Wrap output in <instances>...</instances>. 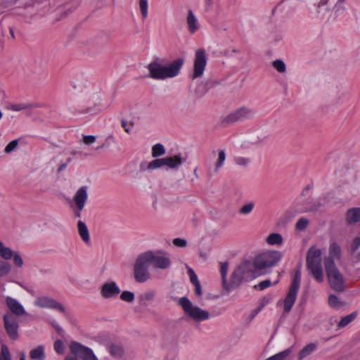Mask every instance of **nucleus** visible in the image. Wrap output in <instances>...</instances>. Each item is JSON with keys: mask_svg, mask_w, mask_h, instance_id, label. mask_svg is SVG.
I'll use <instances>...</instances> for the list:
<instances>
[{"mask_svg": "<svg viewBox=\"0 0 360 360\" xmlns=\"http://www.w3.org/2000/svg\"><path fill=\"white\" fill-rule=\"evenodd\" d=\"M67 167V163H63L61 164L58 167V171H62Z\"/></svg>", "mask_w": 360, "mask_h": 360, "instance_id": "nucleus-59", "label": "nucleus"}, {"mask_svg": "<svg viewBox=\"0 0 360 360\" xmlns=\"http://www.w3.org/2000/svg\"><path fill=\"white\" fill-rule=\"evenodd\" d=\"M77 231L82 241L86 244H89L90 242L89 231L86 225L82 221L77 222Z\"/></svg>", "mask_w": 360, "mask_h": 360, "instance_id": "nucleus-23", "label": "nucleus"}, {"mask_svg": "<svg viewBox=\"0 0 360 360\" xmlns=\"http://www.w3.org/2000/svg\"><path fill=\"white\" fill-rule=\"evenodd\" d=\"M271 285H272V283L271 282L270 280H265L259 283V287L260 290H264L266 288H269Z\"/></svg>", "mask_w": 360, "mask_h": 360, "instance_id": "nucleus-51", "label": "nucleus"}, {"mask_svg": "<svg viewBox=\"0 0 360 360\" xmlns=\"http://www.w3.org/2000/svg\"><path fill=\"white\" fill-rule=\"evenodd\" d=\"M329 1L330 0H319L314 4L315 13L317 18L323 20L326 18V15L330 12Z\"/></svg>", "mask_w": 360, "mask_h": 360, "instance_id": "nucleus-17", "label": "nucleus"}, {"mask_svg": "<svg viewBox=\"0 0 360 360\" xmlns=\"http://www.w3.org/2000/svg\"><path fill=\"white\" fill-rule=\"evenodd\" d=\"M0 256L4 259H10L13 256V251L7 247H5L3 243L0 240Z\"/></svg>", "mask_w": 360, "mask_h": 360, "instance_id": "nucleus-31", "label": "nucleus"}, {"mask_svg": "<svg viewBox=\"0 0 360 360\" xmlns=\"http://www.w3.org/2000/svg\"><path fill=\"white\" fill-rule=\"evenodd\" d=\"M92 109L91 108H86L85 110L82 111V113H87V112H91Z\"/></svg>", "mask_w": 360, "mask_h": 360, "instance_id": "nucleus-61", "label": "nucleus"}, {"mask_svg": "<svg viewBox=\"0 0 360 360\" xmlns=\"http://www.w3.org/2000/svg\"><path fill=\"white\" fill-rule=\"evenodd\" d=\"M0 360H11L8 348L5 345H1Z\"/></svg>", "mask_w": 360, "mask_h": 360, "instance_id": "nucleus-44", "label": "nucleus"}, {"mask_svg": "<svg viewBox=\"0 0 360 360\" xmlns=\"http://www.w3.org/2000/svg\"><path fill=\"white\" fill-rule=\"evenodd\" d=\"M229 269V263L227 262H221L220 266V274L222 279L223 284L226 283V276Z\"/></svg>", "mask_w": 360, "mask_h": 360, "instance_id": "nucleus-41", "label": "nucleus"}, {"mask_svg": "<svg viewBox=\"0 0 360 360\" xmlns=\"http://www.w3.org/2000/svg\"><path fill=\"white\" fill-rule=\"evenodd\" d=\"M188 30L191 34L195 33L200 27V24L192 10L188 11L186 17Z\"/></svg>", "mask_w": 360, "mask_h": 360, "instance_id": "nucleus-19", "label": "nucleus"}, {"mask_svg": "<svg viewBox=\"0 0 360 360\" xmlns=\"http://www.w3.org/2000/svg\"><path fill=\"white\" fill-rule=\"evenodd\" d=\"M321 256L322 250L316 245H313L309 249L306 259L307 269L319 283H322L324 279Z\"/></svg>", "mask_w": 360, "mask_h": 360, "instance_id": "nucleus-2", "label": "nucleus"}, {"mask_svg": "<svg viewBox=\"0 0 360 360\" xmlns=\"http://www.w3.org/2000/svg\"><path fill=\"white\" fill-rule=\"evenodd\" d=\"M151 260L155 268L167 269L170 267L172 262L167 252L163 250H150Z\"/></svg>", "mask_w": 360, "mask_h": 360, "instance_id": "nucleus-14", "label": "nucleus"}, {"mask_svg": "<svg viewBox=\"0 0 360 360\" xmlns=\"http://www.w3.org/2000/svg\"><path fill=\"white\" fill-rule=\"evenodd\" d=\"M341 249L340 245L337 243H333L330 244L329 248V256L326 259H333L334 262L335 259H339L340 257Z\"/></svg>", "mask_w": 360, "mask_h": 360, "instance_id": "nucleus-27", "label": "nucleus"}, {"mask_svg": "<svg viewBox=\"0 0 360 360\" xmlns=\"http://www.w3.org/2000/svg\"><path fill=\"white\" fill-rule=\"evenodd\" d=\"M96 140L94 135H85L83 136V143L87 146L93 144Z\"/></svg>", "mask_w": 360, "mask_h": 360, "instance_id": "nucleus-48", "label": "nucleus"}, {"mask_svg": "<svg viewBox=\"0 0 360 360\" xmlns=\"http://www.w3.org/2000/svg\"><path fill=\"white\" fill-rule=\"evenodd\" d=\"M207 63V56L205 49H198L195 53L193 60V71L191 74L192 79L202 77Z\"/></svg>", "mask_w": 360, "mask_h": 360, "instance_id": "nucleus-10", "label": "nucleus"}, {"mask_svg": "<svg viewBox=\"0 0 360 360\" xmlns=\"http://www.w3.org/2000/svg\"><path fill=\"white\" fill-rule=\"evenodd\" d=\"M6 301L8 307L13 314V315L15 316L22 314V307L18 301L9 297L6 298Z\"/></svg>", "mask_w": 360, "mask_h": 360, "instance_id": "nucleus-22", "label": "nucleus"}, {"mask_svg": "<svg viewBox=\"0 0 360 360\" xmlns=\"http://www.w3.org/2000/svg\"><path fill=\"white\" fill-rule=\"evenodd\" d=\"M37 107H39V105H37V104L27 103L24 104L23 109L25 111L26 109L34 108H37Z\"/></svg>", "mask_w": 360, "mask_h": 360, "instance_id": "nucleus-55", "label": "nucleus"}, {"mask_svg": "<svg viewBox=\"0 0 360 360\" xmlns=\"http://www.w3.org/2000/svg\"><path fill=\"white\" fill-rule=\"evenodd\" d=\"M328 304L331 307L335 309H340L344 305V303L335 295H330L329 296Z\"/></svg>", "mask_w": 360, "mask_h": 360, "instance_id": "nucleus-34", "label": "nucleus"}, {"mask_svg": "<svg viewBox=\"0 0 360 360\" xmlns=\"http://www.w3.org/2000/svg\"><path fill=\"white\" fill-rule=\"evenodd\" d=\"M27 291L32 295L36 296V299L34 301V306L40 308L54 309L66 316H68V311L65 307L54 298L49 296H38L32 289H27Z\"/></svg>", "mask_w": 360, "mask_h": 360, "instance_id": "nucleus-8", "label": "nucleus"}, {"mask_svg": "<svg viewBox=\"0 0 360 360\" xmlns=\"http://www.w3.org/2000/svg\"><path fill=\"white\" fill-rule=\"evenodd\" d=\"M134 294L131 291H123L120 295L122 300L127 302H131L134 300Z\"/></svg>", "mask_w": 360, "mask_h": 360, "instance_id": "nucleus-43", "label": "nucleus"}, {"mask_svg": "<svg viewBox=\"0 0 360 360\" xmlns=\"http://www.w3.org/2000/svg\"><path fill=\"white\" fill-rule=\"evenodd\" d=\"M159 161L160 162V167H165L166 166V158H158Z\"/></svg>", "mask_w": 360, "mask_h": 360, "instance_id": "nucleus-56", "label": "nucleus"}, {"mask_svg": "<svg viewBox=\"0 0 360 360\" xmlns=\"http://www.w3.org/2000/svg\"><path fill=\"white\" fill-rule=\"evenodd\" d=\"M205 5L207 6H212L214 3V0H204Z\"/></svg>", "mask_w": 360, "mask_h": 360, "instance_id": "nucleus-57", "label": "nucleus"}, {"mask_svg": "<svg viewBox=\"0 0 360 360\" xmlns=\"http://www.w3.org/2000/svg\"><path fill=\"white\" fill-rule=\"evenodd\" d=\"M150 250L140 254L134 266V276L136 281L144 283L150 278L149 266L153 264Z\"/></svg>", "mask_w": 360, "mask_h": 360, "instance_id": "nucleus-3", "label": "nucleus"}, {"mask_svg": "<svg viewBox=\"0 0 360 360\" xmlns=\"http://www.w3.org/2000/svg\"><path fill=\"white\" fill-rule=\"evenodd\" d=\"M184 60L177 58L168 65H162L158 61L148 64L149 77L154 79L164 80L177 76L183 66Z\"/></svg>", "mask_w": 360, "mask_h": 360, "instance_id": "nucleus-1", "label": "nucleus"}, {"mask_svg": "<svg viewBox=\"0 0 360 360\" xmlns=\"http://www.w3.org/2000/svg\"><path fill=\"white\" fill-rule=\"evenodd\" d=\"M47 323L51 326L56 331L57 333L63 335L64 333V330L62 328V326H60V324L58 323V321L54 319H47Z\"/></svg>", "mask_w": 360, "mask_h": 360, "instance_id": "nucleus-40", "label": "nucleus"}, {"mask_svg": "<svg viewBox=\"0 0 360 360\" xmlns=\"http://www.w3.org/2000/svg\"><path fill=\"white\" fill-rule=\"evenodd\" d=\"M188 274L190 276V281L193 284L200 282L198 279V276L192 269H188Z\"/></svg>", "mask_w": 360, "mask_h": 360, "instance_id": "nucleus-49", "label": "nucleus"}, {"mask_svg": "<svg viewBox=\"0 0 360 360\" xmlns=\"http://www.w3.org/2000/svg\"><path fill=\"white\" fill-rule=\"evenodd\" d=\"M105 348L109 354L114 358L120 359L122 357L124 350L122 345L115 341H110L105 344Z\"/></svg>", "mask_w": 360, "mask_h": 360, "instance_id": "nucleus-18", "label": "nucleus"}, {"mask_svg": "<svg viewBox=\"0 0 360 360\" xmlns=\"http://www.w3.org/2000/svg\"><path fill=\"white\" fill-rule=\"evenodd\" d=\"M174 245H175L177 248H184L187 246V240L184 238H176L172 241Z\"/></svg>", "mask_w": 360, "mask_h": 360, "instance_id": "nucleus-46", "label": "nucleus"}, {"mask_svg": "<svg viewBox=\"0 0 360 360\" xmlns=\"http://www.w3.org/2000/svg\"><path fill=\"white\" fill-rule=\"evenodd\" d=\"M317 349V344L312 342L305 345L298 353V360H303L310 356Z\"/></svg>", "mask_w": 360, "mask_h": 360, "instance_id": "nucleus-21", "label": "nucleus"}, {"mask_svg": "<svg viewBox=\"0 0 360 360\" xmlns=\"http://www.w3.org/2000/svg\"><path fill=\"white\" fill-rule=\"evenodd\" d=\"M29 356L31 360H45V347L44 345H38L32 349L29 352Z\"/></svg>", "mask_w": 360, "mask_h": 360, "instance_id": "nucleus-20", "label": "nucleus"}, {"mask_svg": "<svg viewBox=\"0 0 360 360\" xmlns=\"http://www.w3.org/2000/svg\"><path fill=\"white\" fill-rule=\"evenodd\" d=\"M139 8L141 13L143 20H146L148 15V0H139Z\"/></svg>", "mask_w": 360, "mask_h": 360, "instance_id": "nucleus-32", "label": "nucleus"}, {"mask_svg": "<svg viewBox=\"0 0 360 360\" xmlns=\"http://www.w3.org/2000/svg\"><path fill=\"white\" fill-rule=\"evenodd\" d=\"M4 321L6 330L9 337L13 340H15L18 336V324L16 321V317L13 314H8L4 316Z\"/></svg>", "mask_w": 360, "mask_h": 360, "instance_id": "nucleus-16", "label": "nucleus"}, {"mask_svg": "<svg viewBox=\"0 0 360 360\" xmlns=\"http://www.w3.org/2000/svg\"><path fill=\"white\" fill-rule=\"evenodd\" d=\"M166 167L169 169H177L182 164L181 155L174 157H166Z\"/></svg>", "mask_w": 360, "mask_h": 360, "instance_id": "nucleus-26", "label": "nucleus"}, {"mask_svg": "<svg viewBox=\"0 0 360 360\" xmlns=\"http://www.w3.org/2000/svg\"><path fill=\"white\" fill-rule=\"evenodd\" d=\"M301 273L300 270H297L293 276L290 288L288 292L283 300L284 310L289 312L292 308L294 303L297 299V295L300 286Z\"/></svg>", "mask_w": 360, "mask_h": 360, "instance_id": "nucleus-9", "label": "nucleus"}, {"mask_svg": "<svg viewBox=\"0 0 360 360\" xmlns=\"http://www.w3.org/2000/svg\"><path fill=\"white\" fill-rule=\"evenodd\" d=\"M155 295V292L153 290L146 291L140 295V300L144 304H146L153 300Z\"/></svg>", "mask_w": 360, "mask_h": 360, "instance_id": "nucleus-36", "label": "nucleus"}, {"mask_svg": "<svg viewBox=\"0 0 360 360\" xmlns=\"http://www.w3.org/2000/svg\"><path fill=\"white\" fill-rule=\"evenodd\" d=\"M259 275L254 264L244 262L240 264L232 273L231 283L233 286L239 285L244 281H250Z\"/></svg>", "mask_w": 360, "mask_h": 360, "instance_id": "nucleus-4", "label": "nucleus"}, {"mask_svg": "<svg viewBox=\"0 0 360 360\" xmlns=\"http://www.w3.org/2000/svg\"><path fill=\"white\" fill-rule=\"evenodd\" d=\"M193 285L195 287V289H194L195 294L199 297L201 296L202 294V288H201V285H200V282L193 284Z\"/></svg>", "mask_w": 360, "mask_h": 360, "instance_id": "nucleus-52", "label": "nucleus"}, {"mask_svg": "<svg viewBox=\"0 0 360 360\" xmlns=\"http://www.w3.org/2000/svg\"><path fill=\"white\" fill-rule=\"evenodd\" d=\"M193 174L195 176L196 178H198V175L197 174V168H195L193 171Z\"/></svg>", "mask_w": 360, "mask_h": 360, "instance_id": "nucleus-62", "label": "nucleus"}, {"mask_svg": "<svg viewBox=\"0 0 360 360\" xmlns=\"http://www.w3.org/2000/svg\"><path fill=\"white\" fill-rule=\"evenodd\" d=\"M325 269L330 286L335 291L345 290V279L333 259H325Z\"/></svg>", "mask_w": 360, "mask_h": 360, "instance_id": "nucleus-7", "label": "nucleus"}, {"mask_svg": "<svg viewBox=\"0 0 360 360\" xmlns=\"http://www.w3.org/2000/svg\"><path fill=\"white\" fill-rule=\"evenodd\" d=\"M88 200V187L84 186L80 187L75 193L72 198V204L70 207L72 209L74 216L76 218H80L82 212L84 208L85 204Z\"/></svg>", "mask_w": 360, "mask_h": 360, "instance_id": "nucleus-11", "label": "nucleus"}, {"mask_svg": "<svg viewBox=\"0 0 360 360\" xmlns=\"http://www.w3.org/2000/svg\"><path fill=\"white\" fill-rule=\"evenodd\" d=\"M346 221L348 224H355L360 221V207L349 209L346 214Z\"/></svg>", "mask_w": 360, "mask_h": 360, "instance_id": "nucleus-24", "label": "nucleus"}, {"mask_svg": "<svg viewBox=\"0 0 360 360\" xmlns=\"http://www.w3.org/2000/svg\"><path fill=\"white\" fill-rule=\"evenodd\" d=\"M18 146V140L15 139L12 141H11L5 148V152L6 153H10L12 151H13L17 146Z\"/></svg>", "mask_w": 360, "mask_h": 360, "instance_id": "nucleus-47", "label": "nucleus"}, {"mask_svg": "<svg viewBox=\"0 0 360 360\" xmlns=\"http://www.w3.org/2000/svg\"><path fill=\"white\" fill-rule=\"evenodd\" d=\"M69 347L72 354L77 356L82 360H98L91 348L86 347L78 342H71Z\"/></svg>", "mask_w": 360, "mask_h": 360, "instance_id": "nucleus-13", "label": "nucleus"}, {"mask_svg": "<svg viewBox=\"0 0 360 360\" xmlns=\"http://www.w3.org/2000/svg\"><path fill=\"white\" fill-rule=\"evenodd\" d=\"M120 292V287L115 281L105 282L101 288V295L105 299L115 298Z\"/></svg>", "mask_w": 360, "mask_h": 360, "instance_id": "nucleus-15", "label": "nucleus"}, {"mask_svg": "<svg viewBox=\"0 0 360 360\" xmlns=\"http://www.w3.org/2000/svg\"><path fill=\"white\" fill-rule=\"evenodd\" d=\"M121 124H122V127L124 129V131L127 133L129 134L131 131L133 124L132 123L128 124V122L126 120H122Z\"/></svg>", "mask_w": 360, "mask_h": 360, "instance_id": "nucleus-50", "label": "nucleus"}, {"mask_svg": "<svg viewBox=\"0 0 360 360\" xmlns=\"http://www.w3.org/2000/svg\"><path fill=\"white\" fill-rule=\"evenodd\" d=\"M255 207V203L252 201L248 202L243 204L240 210L239 213L242 215H248L250 214Z\"/></svg>", "mask_w": 360, "mask_h": 360, "instance_id": "nucleus-30", "label": "nucleus"}, {"mask_svg": "<svg viewBox=\"0 0 360 360\" xmlns=\"http://www.w3.org/2000/svg\"><path fill=\"white\" fill-rule=\"evenodd\" d=\"M283 242L282 236L278 233H271L266 238V243L269 245H281Z\"/></svg>", "mask_w": 360, "mask_h": 360, "instance_id": "nucleus-25", "label": "nucleus"}, {"mask_svg": "<svg viewBox=\"0 0 360 360\" xmlns=\"http://www.w3.org/2000/svg\"><path fill=\"white\" fill-rule=\"evenodd\" d=\"M10 269L11 266L8 262L4 261L0 262V276H4L8 274Z\"/></svg>", "mask_w": 360, "mask_h": 360, "instance_id": "nucleus-45", "label": "nucleus"}, {"mask_svg": "<svg viewBox=\"0 0 360 360\" xmlns=\"http://www.w3.org/2000/svg\"><path fill=\"white\" fill-rule=\"evenodd\" d=\"M178 304L184 310V314L195 321L202 322L210 318L208 311L194 305L186 297H181L178 300Z\"/></svg>", "mask_w": 360, "mask_h": 360, "instance_id": "nucleus-5", "label": "nucleus"}, {"mask_svg": "<svg viewBox=\"0 0 360 360\" xmlns=\"http://www.w3.org/2000/svg\"><path fill=\"white\" fill-rule=\"evenodd\" d=\"M360 247V237H356L354 239L352 243V249L354 251L356 250Z\"/></svg>", "mask_w": 360, "mask_h": 360, "instance_id": "nucleus-53", "label": "nucleus"}, {"mask_svg": "<svg viewBox=\"0 0 360 360\" xmlns=\"http://www.w3.org/2000/svg\"><path fill=\"white\" fill-rule=\"evenodd\" d=\"M283 254L278 250L264 251L257 255L254 260V266L257 272L276 265L282 259Z\"/></svg>", "mask_w": 360, "mask_h": 360, "instance_id": "nucleus-6", "label": "nucleus"}, {"mask_svg": "<svg viewBox=\"0 0 360 360\" xmlns=\"http://www.w3.org/2000/svg\"><path fill=\"white\" fill-rule=\"evenodd\" d=\"M309 224V221L305 217L300 218L295 224V229L297 231H304Z\"/></svg>", "mask_w": 360, "mask_h": 360, "instance_id": "nucleus-35", "label": "nucleus"}, {"mask_svg": "<svg viewBox=\"0 0 360 360\" xmlns=\"http://www.w3.org/2000/svg\"><path fill=\"white\" fill-rule=\"evenodd\" d=\"M77 356H71V355H68L65 358V360H78L77 358Z\"/></svg>", "mask_w": 360, "mask_h": 360, "instance_id": "nucleus-58", "label": "nucleus"}, {"mask_svg": "<svg viewBox=\"0 0 360 360\" xmlns=\"http://www.w3.org/2000/svg\"><path fill=\"white\" fill-rule=\"evenodd\" d=\"M53 349L58 354H64L65 349L64 342L61 340H56L53 343Z\"/></svg>", "mask_w": 360, "mask_h": 360, "instance_id": "nucleus-37", "label": "nucleus"}, {"mask_svg": "<svg viewBox=\"0 0 360 360\" xmlns=\"http://www.w3.org/2000/svg\"><path fill=\"white\" fill-rule=\"evenodd\" d=\"M13 259H14V262L16 265L18 266H20L22 263V259H21V257L19 254L16 253V254H14L13 253Z\"/></svg>", "mask_w": 360, "mask_h": 360, "instance_id": "nucleus-54", "label": "nucleus"}, {"mask_svg": "<svg viewBox=\"0 0 360 360\" xmlns=\"http://www.w3.org/2000/svg\"><path fill=\"white\" fill-rule=\"evenodd\" d=\"M226 160V153L224 150L219 151L218 159L215 165V171L217 172L224 164Z\"/></svg>", "mask_w": 360, "mask_h": 360, "instance_id": "nucleus-38", "label": "nucleus"}, {"mask_svg": "<svg viewBox=\"0 0 360 360\" xmlns=\"http://www.w3.org/2000/svg\"><path fill=\"white\" fill-rule=\"evenodd\" d=\"M165 153V148L161 143H156L152 147V156L157 158L163 155Z\"/></svg>", "mask_w": 360, "mask_h": 360, "instance_id": "nucleus-33", "label": "nucleus"}, {"mask_svg": "<svg viewBox=\"0 0 360 360\" xmlns=\"http://www.w3.org/2000/svg\"><path fill=\"white\" fill-rule=\"evenodd\" d=\"M272 66L280 73H284L286 71L285 64L282 60L278 59L273 61Z\"/></svg>", "mask_w": 360, "mask_h": 360, "instance_id": "nucleus-39", "label": "nucleus"}, {"mask_svg": "<svg viewBox=\"0 0 360 360\" xmlns=\"http://www.w3.org/2000/svg\"><path fill=\"white\" fill-rule=\"evenodd\" d=\"M357 316V312L354 311L348 315L342 316L339 321L338 326V328H344L352 322Z\"/></svg>", "mask_w": 360, "mask_h": 360, "instance_id": "nucleus-28", "label": "nucleus"}, {"mask_svg": "<svg viewBox=\"0 0 360 360\" xmlns=\"http://www.w3.org/2000/svg\"><path fill=\"white\" fill-rule=\"evenodd\" d=\"M233 161L235 164L240 167H247L251 162L250 158L241 156L236 157Z\"/></svg>", "mask_w": 360, "mask_h": 360, "instance_id": "nucleus-42", "label": "nucleus"}, {"mask_svg": "<svg viewBox=\"0 0 360 360\" xmlns=\"http://www.w3.org/2000/svg\"><path fill=\"white\" fill-rule=\"evenodd\" d=\"M255 111L249 107L242 106L232 111L224 119V122L230 124L236 122H243L252 118Z\"/></svg>", "mask_w": 360, "mask_h": 360, "instance_id": "nucleus-12", "label": "nucleus"}, {"mask_svg": "<svg viewBox=\"0 0 360 360\" xmlns=\"http://www.w3.org/2000/svg\"><path fill=\"white\" fill-rule=\"evenodd\" d=\"M160 162L158 159H155L148 163H141L140 166L141 169L143 171H153L154 169L160 168Z\"/></svg>", "mask_w": 360, "mask_h": 360, "instance_id": "nucleus-29", "label": "nucleus"}, {"mask_svg": "<svg viewBox=\"0 0 360 360\" xmlns=\"http://www.w3.org/2000/svg\"><path fill=\"white\" fill-rule=\"evenodd\" d=\"M2 116H3V114H2V112L0 111V120L1 119Z\"/></svg>", "mask_w": 360, "mask_h": 360, "instance_id": "nucleus-64", "label": "nucleus"}, {"mask_svg": "<svg viewBox=\"0 0 360 360\" xmlns=\"http://www.w3.org/2000/svg\"><path fill=\"white\" fill-rule=\"evenodd\" d=\"M345 1V0H338L337 3H336V6H338L342 4Z\"/></svg>", "mask_w": 360, "mask_h": 360, "instance_id": "nucleus-60", "label": "nucleus"}, {"mask_svg": "<svg viewBox=\"0 0 360 360\" xmlns=\"http://www.w3.org/2000/svg\"><path fill=\"white\" fill-rule=\"evenodd\" d=\"M19 360H22V354H20L19 356Z\"/></svg>", "mask_w": 360, "mask_h": 360, "instance_id": "nucleus-63", "label": "nucleus"}]
</instances>
